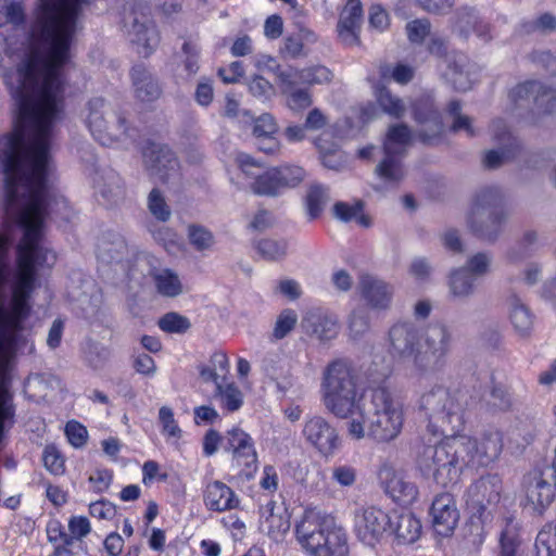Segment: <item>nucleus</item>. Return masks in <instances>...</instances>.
<instances>
[{"label": "nucleus", "mask_w": 556, "mask_h": 556, "mask_svg": "<svg viewBox=\"0 0 556 556\" xmlns=\"http://www.w3.org/2000/svg\"><path fill=\"white\" fill-rule=\"evenodd\" d=\"M466 395L437 386L425 392L419 410L426 430L433 437L445 435L435 445H427L419 453L417 466L426 478L447 486L455 483L464 467L488 466L498 458L503 450V437L497 430L485 431L479 439L458 434L464 429Z\"/></svg>", "instance_id": "nucleus-1"}, {"label": "nucleus", "mask_w": 556, "mask_h": 556, "mask_svg": "<svg viewBox=\"0 0 556 556\" xmlns=\"http://www.w3.org/2000/svg\"><path fill=\"white\" fill-rule=\"evenodd\" d=\"M404 425V408L401 401L387 388L380 387L371 391L369 406H362L348 422V434L354 440L365 438L378 443L395 440Z\"/></svg>", "instance_id": "nucleus-2"}, {"label": "nucleus", "mask_w": 556, "mask_h": 556, "mask_svg": "<svg viewBox=\"0 0 556 556\" xmlns=\"http://www.w3.org/2000/svg\"><path fill=\"white\" fill-rule=\"evenodd\" d=\"M295 538L309 556H348V534L332 514L306 507L295 523Z\"/></svg>", "instance_id": "nucleus-3"}, {"label": "nucleus", "mask_w": 556, "mask_h": 556, "mask_svg": "<svg viewBox=\"0 0 556 556\" xmlns=\"http://www.w3.org/2000/svg\"><path fill=\"white\" fill-rule=\"evenodd\" d=\"M321 400L325 408L338 418L352 419L361 414L363 387L353 365L345 359L329 363L323 372Z\"/></svg>", "instance_id": "nucleus-4"}, {"label": "nucleus", "mask_w": 556, "mask_h": 556, "mask_svg": "<svg viewBox=\"0 0 556 556\" xmlns=\"http://www.w3.org/2000/svg\"><path fill=\"white\" fill-rule=\"evenodd\" d=\"M237 162L242 173L253 179L250 188L257 195L278 197L285 189L298 186L305 177L304 169L294 165H282L261 172L262 164L245 153L238 154Z\"/></svg>", "instance_id": "nucleus-5"}, {"label": "nucleus", "mask_w": 556, "mask_h": 556, "mask_svg": "<svg viewBox=\"0 0 556 556\" xmlns=\"http://www.w3.org/2000/svg\"><path fill=\"white\" fill-rule=\"evenodd\" d=\"M453 334L444 323L430 324L421 333L420 345L413 361V377L424 378L442 371L452 350Z\"/></svg>", "instance_id": "nucleus-6"}, {"label": "nucleus", "mask_w": 556, "mask_h": 556, "mask_svg": "<svg viewBox=\"0 0 556 556\" xmlns=\"http://www.w3.org/2000/svg\"><path fill=\"white\" fill-rule=\"evenodd\" d=\"M501 202L497 188H485L477 194L468 215L469 228L476 236L489 241L497 238L506 219Z\"/></svg>", "instance_id": "nucleus-7"}, {"label": "nucleus", "mask_w": 556, "mask_h": 556, "mask_svg": "<svg viewBox=\"0 0 556 556\" xmlns=\"http://www.w3.org/2000/svg\"><path fill=\"white\" fill-rule=\"evenodd\" d=\"M85 123L91 135L103 146H110L127 135L126 118L113 112L100 97L90 99L85 108Z\"/></svg>", "instance_id": "nucleus-8"}, {"label": "nucleus", "mask_w": 556, "mask_h": 556, "mask_svg": "<svg viewBox=\"0 0 556 556\" xmlns=\"http://www.w3.org/2000/svg\"><path fill=\"white\" fill-rule=\"evenodd\" d=\"M412 140V132L406 125H394L388 130L383 151L384 157L376 166V175L386 184L395 185L404 178L402 157Z\"/></svg>", "instance_id": "nucleus-9"}, {"label": "nucleus", "mask_w": 556, "mask_h": 556, "mask_svg": "<svg viewBox=\"0 0 556 556\" xmlns=\"http://www.w3.org/2000/svg\"><path fill=\"white\" fill-rule=\"evenodd\" d=\"M353 530L359 542L375 547L392 532V521L381 508L361 507L354 513Z\"/></svg>", "instance_id": "nucleus-10"}, {"label": "nucleus", "mask_w": 556, "mask_h": 556, "mask_svg": "<svg viewBox=\"0 0 556 556\" xmlns=\"http://www.w3.org/2000/svg\"><path fill=\"white\" fill-rule=\"evenodd\" d=\"M124 27L129 40L137 46V51L143 56L151 54L159 43V35L150 18L147 5L136 4L124 15Z\"/></svg>", "instance_id": "nucleus-11"}, {"label": "nucleus", "mask_w": 556, "mask_h": 556, "mask_svg": "<svg viewBox=\"0 0 556 556\" xmlns=\"http://www.w3.org/2000/svg\"><path fill=\"white\" fill-rule=\"evenodd\" d=\"M555 482L556 469L553 466L530 471L523 479L527 506L535 513H543L554 500Z\"/></svg>", "instance_id": "nucleus-12"}, {"label": "nucleus", "mask_w": 556, "mask_h": 556, "mask_svg": "<svg viewBox=\"0 0 556 556\" xmlns=\"http://www.w3.org/2000/svg\"><path fill=\"white\" fill-rule=\"evenodd\" d=\"M421 340V333L413 321H396L388 332L389 352L393 357L409 363L408 369L413 377V361Z\"/></svg>", "instance_id": "nucleus-13"}, {"label": "nucleus", "mask_w": 556, "mask_h": 556, "mask_svg": "<svg viewBox=\"0 0 556 556\" xmlns=\"http://www.w3.org/2000/svg\"><path fill=\"white\" fill-rule=\"evenodd\" d=\"M302 434L305 441L325 457L332 456L341 444L337 428L320 415L308 416L305 419Z\"/></svg>", "instance_id": "nucleus-14"}, {"label": "nucleus", "mask_w": 556, "mask_h": 556, "mask_svg": "<svg viewBox=\"0 0 556 556\" xmlns=\"http://www.w3.org/2000/svg\"><path fill=\"white\" fill-rule=\"evenodd\" d=\"M143 163L148 172L163 182L179 178V164L167 147L149 144L143 150Z\"/></svg>", "instance_id": "nucleus-15"}, {"label": "nucleus", "mask_w": 556, "mask_h": 556, "mask_svg": "<svg viewBox=\"0 0 556 556\" xmlns=\"http://www.w3.org/2000/svg\"><path fill=\"white\" fill-rule=\"evenodd\" d=\"M301 327L305 334L321 343L336 339L340 330L338 317L320 307L308 309L302 317Z\"/></svg>", "instance_id": "nucleus-16"}, {"label": "nucleus", "mask_w": 556, "mask_h": 556, "mask_svg": "<svg viewBox=\"0 0 556 556\" xmlns=\"http://www.w3.org/2000/svg\"><path fill=\"white\" fill-rule=\"evenodd\" d=\"M357 292L367 308L382 312L391 307L394 289L390 283L376 276L362 274L358 278Z\"/></svg>", "instance_id": "nucleus-17"}, {"label": "nucleus", "mask_w": 556, "mask_h": 556, "mask_svg": "<svg viewBox=\"0 0 556 556\" xmlns=\"http://www.w3.org/2000/svg\"><path fill=\"white\" fill-rule=\"evenodd\" d=\"M430 515L434 531L442 535H450L459 519L456 502L452 494L441 493L432 502Z\"/></svg>", "instance_id": "nucleus-18"}, {"label": "nucleus", "mask_w": 556, "mask_h": 556, "mask_svg": "<svg viewBox=\"0 0 556 556\" xmlns=\"http://www.w3.org/2000/svg\"><path fill=\"white\" fill-rule=\"evenodd\" d=\"M228 450L232 454V460L238 467H245L249 471L256 469L257 453L252 437L240 428H233L227 433Z\"/></svg>", "instance_id": "nucleus-19"}, {"label": "nucleus", "mask_w": 556, "mask_h": 556, "mask_svg": "<svg viewBox=\"0 0 556 556\" xmlns=\"http://www.w3.org/2000/svg\"><path fill=\"white\" fill-rule=\"evenodd\" d=\"M514 100L532 98L540 113L549 114L556 110V88L539 81H526L510 91Z\"/></svg>", "instance_id": "nucleus-20"}, {"label": "nucleus", "mask_w": 556, "mask_h": 556, "mask_svg": "<svg viewBox=\"0 0 556 556\" xmlns=\"http://www.w3.org/2000/svg\"><path fill=\"white\" fill-rule=\"evenodd\" d=\"M502 481L496 475H488L475 481L467 490V504L478 511L500 501Z\"/></svg>", "instance_id": "nucleus-21"}, {"label": "nucleus", "mask_w": 556, "mask_h": 556, "mask_svg": "<svg viewBox=\"0 0 556 556\" xmlns=\"http://www.w3.org/2000/svg\"><path fill=\"white\" fill-rule=\"evenodd\" d=\"M204 505L208 510L224 513L239 507L240 498L226 483L214 480L203 491Z\"/></svg>", "instance_id": "nucleus-22"}, {"label": "nucleus", "mask_w": 556, "mask_h": 556, "mask_svg": "<svg viewBox=\"0 0 556 556\" xmlns=\"http://www.w3.org/2000/svg\"><path fill=\"white\" fill-rule=\"evenodd\" d=\"M293 74H288L285 71H279L277 74L278 86L281 94L286 98V105L294 112H301L308 109L312 103V94L305 87H299L302 85L295 78Z\"/></svg>", "instance_id": "nucleus-23"}, {"label": "nucleus", "mask_w": 556, "mask_h": 556, "mask_svg": "<svg viewBox=\"0 0 556 556\" xmlns=\"http://www.w3.org/2000/svg\"><path fill=\"white\" fill-rule=\"evenodd\" d=\"M363 22V8L359 0H348L338 22L340 39L349 46L358 43V33Z\"/></svg>", "instance_id": "nucleus-24"}, {"label": "nucleus", "mask_w": 556, "mask_h": 556, "mask_svg": "<svg viewBox=\"0 0 556 556\" xmlns=\"http://www.w3.org/2000/svg\"><path fill=\"white\" fill-rule=\"evenodd\" d=\"M134 93L142 103L157 100L162 94V88L157 78L143 65H135L130 72Z\"/></svg>", "instance_id": "nucleus-25"}, {"label": "nucleus", "mask_w": 556, "mask_h": 556, "mask_svg": "<svg viewBox=\"0 0 556 556\" xmlns=\"http://www.w3.org/2000/svg\"><path fill=\"white\" fill-rule=\"evenodd\" d=\"M277 131L278 124L269 113H264L253 121L252 134L256 139V146L266 154H274L279 150V142L275 137Z\"/></svg>", "instance_id": "nucleus-26"}, {"label": "nucleus", "mask_w": 556, "mask_h": 556, "mask_svg": "<svg viewBox=\"0 0 556 556\" xmlns=\"http://www.w3.org/2000/svg\"><path fill=\"white\" fill-rule=\"evenodd\" d=\"M382 476L386 482V491L393 501L403 505H408L416 501L418 489L404 475L391 469H384Z\"/></svg>", "instance_id": "nucleus-27"}, {"label": "nucleus", "mask_w": 556, "mask_h": 556, "mask_svg": "<svg viewBox=\"0 0 556 556\" xmlns=\"http://www.w3.org/2000/svg\"><path fill=\"white\" fill-rule=\"evenodd\" d=\"M156 292L165 298H176L184 292L182 282L176 271L169 268H153L149 273Z\"/></svg>", "instance_id": "nucleus-28"}, {"label": "nucleus", "mask_w": 556, "mask_h": 556, "mask_svg": "<svg viewBox=\"0 0 556 556\" xmlns=\"http://www.w3.org/2000/svg\"><path fill=\"white\" fill-rule=\"evenodd\" d=\"M96 190L109 202H116L124 195L122 178L112 169H105L93 178Z\"/></svg>", "instance_id": "nucleus-29"}, {"label": "nucleus", "mask_w": 556, "mask_h": 556, "mask_svg": "<svg viewBox=\"0 0 556 556\" xmlns=\"http://www.w3.org/2000/svg\"><path fill=\"white\" fill-rule=\"evenodd\" d=\"M393 532L400 544H412L421 534V522L412 513H403L396 517Z\"/></svg>", "instance_id": "nucleus-30"}, {"label": "nucleus", "mask_w": 556, "mask_h": 556, "mask_svg": "<svg viewBox=\"0 0 556 556\" xmlns=\"http://www.w3.org/2000/svg\"><path fill=\"white\" fill-rule=\"evenodd\" d=\"M475 277L466 268L453 269L448 276V292L453 299H467L475 293Z\"/></svg>", "instance_id": "nucleus-31"}, {"label": "nucleus", "mask_w": 556, "mask_h": 556, "mask_svg": "<svg viewBox=\"0 0 556 556\" xmlns=\"http://www.w3.org/2000/svg\"><path fill=\"white\" fill-rule=\"evenodd\" d=\"M467 65L468 62L465 55H458L453 63L450 62L447 65L445 77L458 91H467L471 88L472 80Z\"/></svg>", "instance_id": "nucleus-32"}, {"label": "nucleus", "mask_w": 556, "mask_h": 556, "mask_svg": "<svg viewBox=\"0 0 556 556\" xmlns=\"http://www.w3.org/2000/svg\"><path fill=\"white\" fill-rule=\"evenodd\" d=\"M285 72L293 74L292 77L299 83L308 86L329 83L332 79L331 72L323 65H314L302 70L290 66L285 68Z\"/></svg>", "instance_id": "nucleus-33"}, {"label": "nucleus", "mask_w": 556, "mask_h": 556, "mask_svg": "<svg viewBox=\"0 0 556 556\" xmlns=\"http://www.w3.org/2000/svg\"><path fill=\"white\" fill-rule=\"evenodd\" d=\"M509 318L514 328L520 334H527L533 325L529 308L516 295L509 298Z\"/></svg>", "instance_id": "nucleus-34"}, {"label": "nucleus", "mask_w": 556, "mask_h": 556, "mask_svg": "<svg viewBox=\"0 0 556 556\" xmlns=\"http://www.w3.org/2000/svg\"><path fill=\"white\" fill-rule=\"evenodd\" d=\"M329 199V189L326 186L320 184H312L309 186L305 198V205L311 219H315L321 214Z\"/></svg>", "instance_id": "nucleus-35"}, {"label": "nucleus", "mask_w": 556, "mask_h": 556, "mask_svg": "<svg viewBox=\"0 0 556 556\" xmlns=\"http://www.w3.org/2000/svg\"><path fill=\"white\" fill-rule=\"evenodd\" d=\"M500 556H520V539L517 523L507 519L500 535Z\"/></svg>", "instance_id": "nucleus-36"}, {"label": "nucleus", "mask_w": 556, "mask_h": 556, "mask_svg": "<svg viewBox=\"0 0 556 556\" xmlns=\"http://www.w3.org/2000/svg\"><path fill=\"white\" fill-rule=\"evenodd\" d=\"M348 330L353 339L364 337L370 329L368 308L365 306L355 307L348 316Z\"/></svg>", "instance_id": "nucleus-37"}, {"label": "nucleus", "mask_w": 556, "mask_h": 556, "mask_svg": "<svg viewBox=\"0 0 556 556\" xmlns=\"http://www.w3.org/2000/svg\"><path fill=\"white\" fill-rule=\"evenodd\" d=\"M216 396L222 407L228 412H236L243 404V394L235 383H218Z\"/></svg>", "instance_id": "nucleus-38"}, {"label": "nucleus", "mask_w": 556, "mask_h": 556, "mask_svg": "<svg viewBox=\"0 0 556 556\" xmlns=\"http://www.w3.org/2000/svg\"><path fill=\"white\" fill-rule=\"evenodd\" d=\"M362 211L363 204L361 202H355L353 204L337 202L333 206V214L336 218L345 223L355 219L361 226L368 227L370 225V219L368 216H365Z\"/></svg>", "instance_id": "nucleus-39"}, {"label": "nucleus", "mask_w": 556, "mask_h": 556, "mask_svg": "<svg viewBox=\"0 0 556 556\" xmlns=\"http://www.w3.org/2000/svg\"><path fill=\"white\" fill-rule=\"evenodd\" d=\"M520 29L525 34L540 33L548 35L556 31V15L544 12L533 20L520 23Z\"/></svg>", "instance_id": "nucleus-40"}, {"label": "nucleus", "mask_w": 556, "mask_h": 556, "mask_svg": "<svg viewBox=\"0 0 556 556\" xmlns=\"http://www.w3.org/2000/svg\"><path fill=\"white\" fill-rule=\"evenodd\" d=\"M159 422L162 428V434L173 442H177L182 437V430L175 419L174 412L168 406H162L159 409Z\"/></svg>", "instance_id": "nucleus-41"}, {"label": "nucleus", "mask_w": 556, "mask_h": 556, "mask_svg": "<svg viewBox=\"0 0 556 556\" xmlns=\"http://www.w3.org/2000/svg\"><path fill=\"white\" fill-rule=\"evenodd\" d=\"M376 98L384 113L394 117H401L404 114L405 105L403 101L393 96L386 87L377 88Z\"/></svg>", "instance_id": "nucleus-42"}, {"label": "nucleus", "mask_w": 556, "mask_h": 556, "mask_svg": "<svg viewBox=\"0 0 556 556\" xmlns=\"http://www.w3.org/2000/svg\"><path fill=\"white\" fill-rule=\"evenodd\" d=\"M24 20V9L20 1L0 0V27L5 24L21 25Z\"/></svg>", "instance_id": "nucleus-43"}, {"label": "nucleus", "mask_w": 556, "mask_h": 556, "mask_svg": "<svg viewBox=\"0 0 556 556\" xmlns=\"http://www.w3.org/2000/svg\"><path fill=\"white\" fill-rule=\"evenodd\" d=\"M535 556H556V528L545 526L535 539Z\"/></svg>", "instance_id": "nucleus-44"}, {"label": "nucleus", "mask_w": 556, "mask_h": 556, "mask_svg": "<svg viewBox=\"0 0 556 556\" xmlns=\"http://www.w3.org/2000/svg\"><path fill=\"white\" fill-rule=\"evenodd\" d=\"M462 104L453 100L447 105V112L453 117L451 130L454 132L465 131L468 137H473L476 130L472 126V121L469 116L462 114Z\"/></svg>", "instance_id": "nucleus-45"}, {"label": "nucleus", "mask_w": 556, "mask_h": 556, "mask_svg": "<svg viewBox=\"0 0 556 556\" xmlns=\"http://www.w3.org/2000/svg\"><path fill=\"white\" fill-rule=\"evenodd\" d=\"M188 239L190 244L200 252L212 249L215 242L213 233L200 225H190L188 227Z\"/></svg>", "instance_id": "nucleus-46"}, {"label": "nucleus", "mask_w": 556, "mask_h": 556, "mask_svg": "<svg viewBox=\"0 0 556 556\" xmlns=\"http://www.w3.org/2000/svg\"><path fill=\"white\" fill-rule=\"evenodd\" d=\"M256 249L265 260L277 261L286 255L288 245L285 240L263 239Z\"/></svg>", "instance_id": "nucleus-47"}, {"label": "nucleus", "mask_w": 556, "mask_h": 556, "mask_svg": "<svg viewBox=\"0 0 556 556\" xmlns=\"http://www.w3.org/2000/svg\"><path fill=\"white\" fill-rule=\"evenodd\" d=\"M298 315L293 309H283L277 317L273 337L275 340H281L287 337L295 327Z\"/></svg>", "instance_id": "nucleus-48"}, {"label": "nucleus", "mask_w": 556, "mask_h": 556, "mask_svg": "<svg viewBox=\"0 0 556 556\" xmlns=\"http://www.w3.org/2000/svg\"><path fill=\"white\" fill-rule=\"evenodd\" d=\"M148 207L150 213L159 220L169 219L172 212L167 205L164 195L157 189H152L148 197Z\"/></svg>", "instance_id": "nucleus-49"}, {"label": "nucleus", "mask_w": 556, "mask_h": 556, "mask_svg": "<svg viewBox=\"0 0 556 556\" xmlns=\"http://www.w3.org/2000/svg\"><path fill=\"white\" fill-rule=\"evenodd\" d=\"M159 327L168 333H182L190 328L187 317L177 313H167L157 323Z\"/></svg>", "instance_id": "nucleus-50"}, {"label": "nucleus", "mask_w": 556, "mask_h": 556, "mask_svg": "<svg viewBox=\"0 0 556 556\" xmlns=\"http://www.w3.org/2000/svg\"><path fill=\"white\" fill-rule=\"evenodd\" d=\"M492 263V256L484 252H479L468 258L467 263L463 268H466L468 273L477 279L478 277L484 276L490 271Z\"/></svg>", "instance_id": "nucleus-51"}, {"label": "nucleus", "mask_w": 556, "mask_h": 556, "mask_svg": "<svg viewBox=\"0 0 556 556\" xmlns=\"http://www.w3.org/2000/svg\"><path fill=\"white\" fill-rule=\"evenodd\" d=\"M479 20L480 17L475 9L463 8L457 11L456 27L462 35L467 37L470 31H473Z\"/></svg>", "instance_id": "nucleus-52"}, {"label": "nucleus", "mask_w": 556, "mask_h": 556, "mask_svg": "<svg viewBox=\"0 0 556 556\" xmlns=\"http://www.w3.org/2000/svg\"><path fill=\"white\" fill-rule=\"evenodd\" d=\"M316 146L320 151L321 162L325 167L334 169V170H339L340 168L343 167L345 160H344L343 152L341 150H339L334 147H332L330 149H325L320 144V139L317 140Z\"/></svg>", "instance_id": "nucleus-53"}, {"label": "nucleus", "mask_w": 556, "mask_h": 556, "mask_svg": "<svg viewBox=\"0 0 556 556\" xmlns=\"http://www.w3.org/2000/svg\"><path fill=\"white\" fill-rule=\"evenodd\" d=\"M249 90L255 98L263 101L269 100L275 96V88L271 83L258 75L251 79Z\"/></svg>", "instance_id": "nucleus-54"}, {"label": "nucleus", "mask_w": 556, "mask_h": 556, "mask_svg": "<svg viewBox=\"0 0 556 556\" xmlns=\"http://www.w3.org/2000/svg\"><path fill=\"white\" fill-rule=\"evenodd\" d=\"M357 478V471L349 465H338L331 469V480L341 486H352Z\"/></svg>", "instance_id": "nucleus-55"}, {"label": "nucleus", "mask_w": 556, "mask_h": 556, "mask_svg": "<svg viewBox=\"0 0 556 556\" xmlns=\"http://www.w3.org/2000/svg\"><path fill=\"white\" fill-rule=\"evenodd\" d=\"M381 76L384 78L390 76L394 81L403 85L413 79L414 70L405 64H397L393 68L389 65H384L381 67Z\"/></svg>", "instance_id": "nucleus-56"}, {"label": "nucleus", "mask_w": 556, "mask_h": 556, "mask_svg": "<svg viewBox=\"0 0 556 556\" xmlns=\"http://www.w3.org/2000/svg\"><path fill=\"white\" fill-rule=\"evenodd\" d=\"M493 140L505 147H517L516 138L508 130L506 124L502 119L493 121L491 125Z\"/></svg>", "instance_id": "nucleus-57"}, {"label": "nucleus", "mask_w": 556, "mask_h": 556, "mask_svg": "<svg viewBox=\"0 0 556 556\" xmlns=\"http://www.w3.org/2000/svg\"><path fill=\"white\" fill-rule=\"evenodd\" d=\"M406 30L409 41L420 43L430 34V22L426 18L412 21Z\"/></svg>", "instance_id": "nucleus-58"}, {"label": "nucleus", "mask_w": 556, "mask_h": 556, "mask_svg": "<svg viewBox=\"0 0 556 556\" xmlns=\"http://www.w3.org/2000/svg\"><path fill=\"white\" fill-rule=\"evenodd\" d=\"M65 434L70 443L75 447L83 446L88 438L87 429L78 421L71 420L65 426Z\"/></svg>", "instance_id": "nucleus-59"}, {"label": "nucleus", "mask_w": 556, "mask_h": 556, "mask_svg": "<svg viewBox=\"0 0 556 556\" xmlns=\"http://www.w3.org/2000/svg\"><path fill=\"white\" fill-rule=\"evenodd\" d=\"M45 467L53 475H61L64 471V459L54 447H47L43 452Z\"/></svg>", "instance_id": "nucleus-60"}, {"label": "nucleus", "mask_w": 556, "mask_h": 556, "mask_svg": "<svg viewBox=\"0 0 556 556\" xmlns=\"http://www.w3.org/2000/svg\"><path fill=\"white\" fill-rule=\"evenodd\" d=\"M369 25L378 31H383L389 26V15L379 4H374L369 9Z\"/></svg>", "instance_id": "nucleus-61"}, {"label": "nucleus", "mask_w": 556, "mask_h": 556, "mask_svg": "<svg viewBox=\"0 0 556 556\" xmlns=\"http://www.w3.org/2000/svg\"><path fill=\"white\" fill-rule=\"evenodd\" d=\"M68 531L76 536V540H81L90 533L91 525L87 517L72 516L68 520Z\"/></svg>", "instance_id": "nucleus-62"}, {"label": "nucleus", "mask_w": 556, "mask_h": 556, "mask_svg": "<svg viewBox=\"0 0 556 556\" xmlns=\"http://www.w3.org/2000/svg\"><path fill=\"white\" fill-rule=\"evenodd\" d=\"M89 513L94 518L109 520L115 516L116 509L112 503L102 500L91 503L89 506Z\"/></svg>", "instance_id": "nucleus-63"}, {"label": "nucleus", "mask_w": 556, "mask_h": 556, "mask_svg": "<svg viewBox=\"0 0 556 556\" xmlns=\"http://www.w3.org/2000/svg\"><path fill=\"white\" fill-rule=\"evenodd\" d=\"M195 101L201 106H208L214 98V89L212 83L208 79H202L199 81L195 92Z\"/></svg>", "instance_id": "nucleus-64"}]
</instances>
